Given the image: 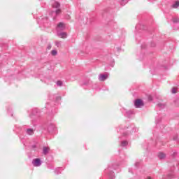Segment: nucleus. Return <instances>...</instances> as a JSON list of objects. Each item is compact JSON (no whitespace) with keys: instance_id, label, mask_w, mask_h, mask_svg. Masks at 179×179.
<instances>
[{"instance_id":"nucleus-43","label":"nucleus","mask_w":179,"mask_h":179,"mask_svg":"<svg viewBox=\"0 0 179 179\" xmlns=\"http://www.w3.org/2000/svg\"><path fill=\"white\" fill-rule=\"evenodd\" d=\"M136 27H138V25L136 26Z\"/></svg>"},{"instance_id":"nucleus-17","label":"nucleus","mask_w":179,"mask_h":179,"mask_svg":"<svg viewBox=\"0 0 179 179\" xmlns=\"http://www.w3.org/2000/svg\"><path fill=\"white\" fill-rule=\"evenodd\" d=\"M158 157L159 159H160V160L165 159L166 158V154L163 153V152H159L158 154Z\"/></svg>"},{"instance_id":"nucleus-12","label":"nucleus","mask_w":179,"mask_h":179,"mask_svg":"<svg viewBox=\"0 0 179 179\" xmlns=\"http://www.w3.org/2000/svg\"><path fill=\"white\" fill-rule=\"evenodd\" d=\"M48 132H52L53 131H55V125L54 123H50L48 127Z\"/></svg>"},{"instance_id":"nucleus-6","label":"nucleus","mask_w":179,"mask_h":179,"mask_svg":"<svg viewBox=\"0 0 179 179\" xmlns=\"http://www.w3.org/2000/svg\"><path fill=\"white\" fill-rule=\"evenodd\" d=\"M134 106L136 108H142V107L145 106V103H143V101H142V99H136L134 101Z\"/></svg>"},{"instance_id":"nucleus-33","label":"nucleus","mask_w":179,"mask_h":179,"mask_svg":"<svg viewBox=\"0 0 179 179\" xmlns=\"http://www.w3.org/2000/svg\"><path fill=\"white\" fill-rule=\"evenodd\" d=\"M32 149H36L37 148V145H31Z\"/></svg>"},{"instance_id":"nucleus-3","label":"nucleus","mask_w":179,"mask_h":179,"mask_svg":"<svg viewBox=\"0 0 179 179\" xmlns=\"http://www.w3.org/2000/svg\"><path fill=\"white\" fill-rule=\"evenodd\" d=\"M118 164H114L112 165H109L108 169L105 170V173L108 174V177L109 179H115V174H114V171L113 170H117Z\"/></svg>"},{"instance_id":"nucleus-18","label":"nucleus","mask_w":179,"mask_h":179,"mask_svg":"<svg viewBox=\"0 0 179 179\" xmlns=\"http://www.w3.org/2000/svg\"><path fill=\"white\" fill-rule=\"evenodd\" d=\"M54 172L57 176H58V174H61V168L55 169Z\"/></svg>"},{"instance_id":"nucleus-7","label":"nucleus","mask_w":179,"mask_h":179,"mask_svg":"<svg viewBox=\"0 0 179 179\" xmlns=\"http://www.w3.org/2000/svg\"><path fill=\"white\" fill-rule=\"evenodd\" d=\"M122 113L124 114V117H127V118H131V115L134 114V111L128 110L124 108L122 109Z\"/></svg>"},{"instance_id":"nucleus-31","label":"nucleus","mask_w":179,"mask_h":179,"mask_svg":"<svg viewBox=\"0 0 179 179\" xmlns=\"http://www.w3.org/2000/svg\"><path fill=\"white\" fill-rule=\"evenodd\" d=\"M171 93H173V94L177 93V92L176 91V88L172 89Z\"/></svg>"},{"instance_id":"nucleus-13","label":"nucleus","mask_w":179,"mask_h":179,"mask_svg":"<svg viewBox=\"0 0 179 179\" xmlns=\"http://www.w3.org/2000/svg\"><path fill=\"white\" fill-rule=\"evenodd\" d=\"M57 36L61 37V38H66L68 34L66 32L57 33Z\"/></svg>"},{"instance_id":"nucleus-1","label":"nucleus","mask_w":179,"mask_h":179,"mask_svg":"<svg viewBox=\"0 0 179 179\" xmlns=\"http://www.w3.org/2000/svg\"><path fill=\"white\" fill-rule=\"evenodd\" d=\"M138 129L135 127L134 124L131 125L129 127L122 128V126H120V129H117V132H120L122 134V136L127 138V136H129L131 134H134V132H138Z\"/></svg>"},{"instance_id":"nucleus-23","label":"nucleus","mask_w":179,"mask_h":179,"mask_svg":"<svg viewBox=\"0 0 179 179\" xmlns=\"http://www.w3.org/2000/svg\"><path fill=\"white\" fill-rule=\"evenodd\" d=\"M128 2L127 0H122L120 2V5H122V6H124V5H126V3Z\"/></svg>"},{"instance_id":"nucleus-25","label":"nucleus","mask_w":179,"mask_h":179,"mask_svg":"<svg viewBox=\"0 0 179 179\" xmlns=\"http://www.w3.org/2000/svg\"><path fill=\"white\" fill-rule=\"evenodd\" d=\"M55 45H57V47H61V41H56Z\"/></svg>"},{"instance_id":"nucleus-39","label":"nucleus","mask_w":179,"mask_h":179,"mask_svg":"<svg viewBox=\"0 0 179 179\" xmlns=\"http://www.w3.org/2000/svg\"><path fill=\"white\" fill-rule=\"evenodd\" d=\"M149 100H152V96H149Z\"/></svg>"},{"instance_id":"nucleus-14","label":"nucleus","mask_w":179,"mask_h":179,"mask_svg":"<svg viewBox=\"0 0 179 179\" xmlns=\"http://www.w3.org/2000/svg\"><path fill=\"white\" fill-rule=\"evenodd\" d=\"M26 134L27 135H34V129L31 128L27 129Z\"/></svg>"},{"instance_id":"nucleus-4","label":"nucleus","mask_w":179,"mask_h":179,"mask_svg":"<svg viewBox=\"0 0 179 179\" xmlns=\"http://www.w3.org/2000/svg\"><path fill=\"white\" fill-rule=\"evenodd\" d=\"M38 23L40 26H43L44 27H51V22L47 17L43 18H38Z\"/></svg>"},{"instance_id":"nucleus-27","label":"nucleus","mask_w":179,"mask_h":179,"mask_svg":"<svg viewBox=\"0 0 179 179\" xmlns=\"http://www.w3.org/2000/svg\"><path fill=\"white\" fill-rule=\"evenodd\" d=\"M160 121H162V119L156 118L155 122H156V124H159V122H160Z\"/></svg>"},{"instance_id":"nucleus-15","label":"nucleus","mask_w":179,"mask_h":179,"mask_svg":"<svg viewBox=\"0 0 179 179\" xmlns=\"http://www.w3.org/2000/svg\"><path fill=\"white\" fill-rule=\"evenodd\" d=\"M120 146H121V148H126V146H128V141H122L120 142Z\"/></svg>"},{"instance_id":"nucleus-9","label":"nucleus","mask_w":179,"mask_h":179,"mask_svg":"<svg viewBox=\"0 0 179 179\" xmlns=\"http://www.w3.org/2000/svg\"><path fill=\"white\" fill-rule=\"evenodd\" d=\"M57 32L65 30V24L63 22H59L56 28Z\"/></svg>"},{"instance_id":"nucleus-8","label":"nucleus","mask_w":179,"mask_h":179,"mask_svg":"<svg viewBox=\"0 0 179 179\" xmlns=\"http://www.w3.org/2000/svg\"><path fill=\"white\" fill-rule=\"evenodd\" d=\"M43 162H41V159L40 158L34 159L32 160V165L34 167H40L41 166Z\"/></svg>"},{"instance_id":"nucleus-16","label":"nucleus","mask_w":179,"mask_h":179,"mask_svg":"<svg viewBox=\"0 0 179 179\" xmlns=\"http://www.w3.org/2000/svg\"><path fill=\"white\" fill-rule=\"evenodd\" d=\"M179 6V1H176L172 5H171V8H173V9H177V8H178Z\"/></svg>"},{"instance_id":"nucleus-20","label":"nucleus","mask_w":179,"mask_h":179,"mask_svg":"<svg viewBox=\"0 0 179 179\" xmlns=\"http://www.w3.org/2000/svg\"><path fill=\"white\" fill-rule=\"evenodd\" d=\"M167 177L169 179L174 178V173L173 172H171L168 174Z\"/></svg>"},{"instance_id":"nucleus-32","label":"nucleus","mask_w":179,"mask_h":179,"mask_svg":"<svg viewBox=\"0 0 179 179\" xmlns=\"http://www.w3.org/2000/svg\"><path fill=\"white\" fill-rule=\"evenodd\" d=\"M52 47V45H51V44H49L47 47L48 50H51V48Z\"/></svg>"},{"instance_id":"nucleus-36","label":"nucleus","mask_w":179,"mask_h":179,"mask_svg":"<svg viewBox=\"0 0 179 179\" xmlns=\"http://www.w3.org/2000/svg\"><path fill=\"white\" fill-rule=\"evenodd\" d=\"M31 122H32V124H33V125H36L35 124H34V120H31Z\"/></svg>"},{"instance_id":"nucleus-38","label":"nucleus","mask_w":179,"mask_h":179,"mask_svg":"<svg viewBox=\"0 0 179 179\" xmlns=\"http://www.w3.org/2000/svg\"><path fill=\"white\" fill-rule=\"evenodd\" d=\"M141 48H145V45H142Z\"/></svg>"},{"instance_id":"nucleus-11","label":"nucleus","mask_w":179,"mask_h":179,"mask_svg":"<svg viewBox=\"0 0 179 179\" xmlns=\"http://www.w3.org/2000/svg\"><path fill=\"white\" fill-rule=\"evenodd\" d=\"M50 150H51L50 147L43 146V150H42V153L44 156H47V155H48V153H50Z\"/></svg>"},{"instance_id":"nucleus-30","label":"nucleus","mask_w":179,"mask_h":179,"mask_svg":"<svg viewBox=\"0 0 179 179\" xmlns=\"http://www.w3.org/2000/svg\"><path fill=\"white\" fill-rule=\"evenodd\" d=\"M135 167L137 169V167H139V162H136L134 164Z\"/></svg>"},{"instance_id":"nucleus-10","label":"nucleus","mask_w":179,"mask_h":179,"mask_svg":"<svg viewBox=\"0 0 179 179\" xmlns=\"http://www.w3.org/2000/svg\"><path fill=\"white\" fill-rule=\"evenodd\" d=\"M108 79V74H99V80L100 82H104V80H107Z\"/></svg>"},{"instance_id":"nucleus-22","label":"nucleus","mask_w":179,"mask_h":179,"mask_svg":"<svg viewBox=\"0 0 179 179\" xmlns=\"http://www.w3.org/2000/svg\"><path fill=\"white\" fill-rule=\"evenodd\" d=\"M157 107H159V108H164V107H166V105L164 103H158Z\"/></svg>"},{"instance_id":"nucleus-2","label":"nucleus","mask_w":179,"mask_h":179,"mask_svg":"<svg viewBox=\"0 0 179 179\" xmlns=\"http://www.w3.org/2000/svg\"><path fill=\"white\" fill-rule=\"evenodd\" d=\"M52 7L54 9H56L55 10L51 12V15L53 16V20H55L57 16L61 15V13L62 12V10L60 8L61 3H59V2L58 1H55L52 3Z\"/></svg>"},{"instance_id":"nucleus-26","label":"nucleus","mask_w":179,"mask_h":179,"mask_svg":"<svg viewBox=\"0 0 179 179\" xmlns=\"http://www.w3.org/2000/svg\"><path fill=\"white\" fill-rule=\"evenodd\" d=\"M54 97H55L56 100L58 101V100H61V96H57L56 94L53 95Z\"/></svg>"},{"instance_id":"nucleus-35","label":"nucleus","mask_w":179,"mask_h":179,"mask_svg":"<svg viewBox=\"0 0 179 179\" xmlns=\"http://www.w3.org/2000/svg\"><path fill=\"white\" fill-rule=\"evenodd\" d=\"M45 108H48V103H46Z\"/></svg>"},{"instance_id":"nucleus-21","label":"nucleus","mask_w":179,"mask_h":179,"mask_svg":"<svg viewBox=\"0 0 179 179\" xmlns=\"http://www.w3.org/2000/svg\"><path fill=\"white\" fill-rule=\"evenodd\" d=\"M57 86L61 87L64 85V83L62 80H57L56 83Z\"/></svg>"},{"instance_id":"nucleus-19","label":"nucleus","mask_w":179,"mask_h":179,"mask_svg":"<svg viewBox=\"0 0 179 179\" xmlns=\"http://www.w3.org/2000/svg\"><path fill=\"white\" fill-rule=\"evenodd\" d=\"M173 23H179V18L178 17H174L172 19Z\"/></svg>"},{"instance_id":"nucleus-37","label":"nucleus","mask_w":179,"mask_h":179,"mask_svg":"<svg viewBox=\"0 0 179 179\" xmlns=\"http://www.w3.org/2000/svg\"><path fill=\"white\" fill-rule=\"evenodd\" d=\"M150 2H155L156 0H149Z\"/></svg>"},{"instance_id":"nucleus-29","label":"nucleus","mask_w":179,"mask_h":179,"mask_svg":"<svg viewBox=\"0 0 179 179\" xmlns=\"http://www.w3.org/2000/svg\"><path fill=\"white\" fill-rule=\"evenodd\" d=\"M90 81H86V82H84L83 85H84L85 86H87L89 85V83Z\"/></svg>"},{"instance_id":"nucleus-40","label":"nucleus","mask_w":179,"mask_h":179,"mask_svg":"<svg viewBox=\"0 0 179 179\" xmlns=\"http://www.w3.org/2000/svg\"><path fill=\"white\" fill-rule=\"evenodd\" d=\"M11 117H13V113H10Z\"/></svg>"},{"instance_id":"nucleus-41","label":"nucleus","mask_w":179,"mask_h":179,"mask_svg":"<svg viewBox=\"0 0 179 179\" xmlns=\"http://www.w3.org/2000/svg\"><path fill=\"white\" fill-rule=\"evenodd\" d=\"M152 47H155V44L152 45Z\"/></svg>"},{"instance_id":"nucleus-42","label":"nucleus","mask_w":179,"mask_h":179,"mask_svg":"<svg viewBox=\"0 0 179 179\" xmlns=\"http://www.w3.org/2000/svg\"><path fill=\"white\" fill-rule=\"evenodd\" d=\"M173 155H176V152H173Z\"/></svg>"},{"instance_id":"nucleus-34","label":"nucleus","mask_w":179,"mask_h":179,"mask_svg":"<svg viewBox=\"0 0 179 179\" xmlns=\"http://www.w3.org/2000/svg\"><path fill=\"white\" fill-rule=\"evenodd\" d=\"M132 170H133L132 168H129V173H133V172H132Z\"/></svg>"},{"instance_id":"nucleus-5","label":"nucleus","mask_w":179,"mask_h":179,"mask_svg":"<svg viewBox=\"0 0 179 179\" xmlns=\"http://www.w3.org/2000/svg\"><path fill=\"white\" fill-rule=\"evenodd\" d=\"M29 117L32 120L33 118H38V117H40V110L37 108H34Z\"/></svg>"},{"instance_id":"nucleus-28","label":"nucleus","mask_w":179,"mask_h":179,"mask_svg":"<svg viewBox=\"0 0 179 179\" xmlns=\"http://www.w3.org/2000/svg\"><path fill=\"white\" fill-rule=\"evenodd\" d=\"M173 141H178V142L179 143L178 136H173Z\"/></svg>"},{"instance_id":"nucleus-24","label":"nucleus","mask_w":179,"mask_h":179,"mask_svg":"<svg viewBox=\"0 0 179 179\" xmlns=\"http://www.w3.org/2000/svg\"><path fill=\"white\" fill-rule=\"evenodd\" d=\"M51 54H52V55H53V57H55V55H57L58 54V52H57V50H52Z\"/></svg>"}]
</instances>
